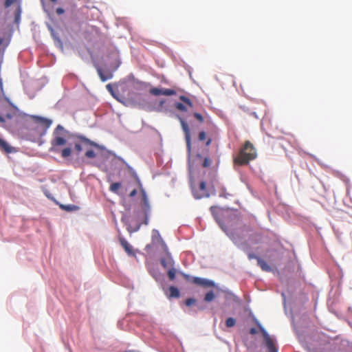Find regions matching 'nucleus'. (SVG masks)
Segmentation results:
<instances>
[{
	"label": "nucleus",
	"mask_w": 352,
	"mask_h": 352,
	"mask_svg": "<svg viewBox=\"0 0 352 352\" xmlns=\"http://www.w3.org/2000/svg\"><path fill=\"white\" fill-rule=\"evenodd\" d=\"M256 157V151L252 144L246 141L240 149L237 155L234 158V164L243 166L248 164L250 161Z\"/></svg>",
	"instance_id": "nucleus-1"
},
{
	"label": "nucleus",
	"mask_w": 352,
	"mask_h": 352,
	"mask_svg": "<svg viewBox=\"0 0 352 352\" xmlns=\"http://www.w3.org/2000/svg\"><path fill=\"white\" fill-rule=\"evenodd\" d=\"M65 130L61 125H58L54 131V138L51 142L52 148H50L51 151H56L55 147L63 146L66 143V140L65 138L64 133H65Z\"/></svg>",
	"instance_id": "nucleus-2"
},
{
	"label": "nucleus",
	"mask_w": 352,
	"mask_h": 352,
	"mask_svg": "<svg viewBox=\"0 0 352 352\" xmlns=\"http://www.w3.org/2000/svg\"><path fill=\"white\" fill-rule=\"evenodd\" d=\"M154 248H158L162 252H166L168 249L159 232L156 230H153L151 243L146 246V250H148Z\"/></svg>",
	"instance_id": "nucleus-3"
},
{
	"label": "nucleus",
	"mask_w": 352,
	"mask_h": 352,
	"mask_svg": "<svg viewBox=\"0 0 352 352\" xmlns=\"http://www.w3.org/2000/svg\"><path fill=\"white\" fill-rule=\"evenodd\" d=\"M16 115V108L9 102L0 104V122L4 123L6 120L12 119Z\"/></svg>",
	"instance_id": "nucleus-4"
},
{
	"label": "nucleus",
	"mask_w": 352,
	"mask_h": 352,
	"mask_svg": "<svg viewBox=\"0 0 352 352\" xmlns=\"http://www.w3.org/2000/svg\"><path fill=\"white\" fill-rule=\"evenodd\" d=\"M256 324L258 327L260 331L262 333L263 336L264 338L265 345L267 349V352H278V348L276 346L275 343L272 338L270 336L267 332L265 330V329L261 325V324L256 321Z\"/></svg>",
	"instance_id": "nucleus-5"
},
{
	"label": "nucleus",
	"mask_w": 352,
	"mask_h": 352,
	"mask_svg": "<svg viewBox=\"0 0 352 352\" xmlns=\"http://www.w3.org/2000/svg\"><path fill=\"white\" fill-rule=\"evenodd\" d=\"M182 276L186 280H188V281L190 280L194 284L201 286L203 287H215V283L212 280L203 278H199V277H193L191 278L189 275L184 274V273H182Z\"/></svg>",
	"instance_id": "nucleus-6"
},
{
	"label": "nucleus",
	"mask_w": 352,
	"mask_h": 352,
	"mask_svg": "<svg viewBox=\"0 0 352 352\" xmlns=\"http://www.w3.org/2000/svg\"><path fill=\"white\" fill-rule=\"evenodd\" d=\"M31 119L37 126L43 131V133L47 131L52 123V121L50 119L36 116H32Z\"/></svg>",
	"instance_id": "nucleus-7"
},
{
	"label": "nucleus",
	"mask_w": 352,
	"mask_h": 352,
	"mask_svg": "<svg viewBox=\"0 0 352 352\" xmlns=\"http://www.w3.org/2000/svg\"><path fill=\"white\" fill-rule=\"evenodd\" d=\"M192 193L196 199H201L204 197H208L210 194L206 188V184L205 182H200L197 188H192Z\"/></svg>",
	"instance_id": "nucleus-8"
},
{
	"label": "nucleus",
	"mask_w": 352,
	"mask_h": 352,
	"mask_svg": "<svg viewBox=\"0 0 352 352\" xmlns=\"http://www.w3.org/2000/svg\"><path fill=\"white\" fill-rule=\"evenodd\" d=\"M120 64L121 61L118 52H113L108 56L107 65L112 71L116 70Z\"/></svg>",
	"instance_id": "nucleus-9"
},
{
	"label": "nucleus",
	"mask_w": 352,
	"mask_h": 352,
	"mask_svg": "<svg viewBox=\"0 0 352 352\" xmlns=\"http://www.w3.org/2000/svg\"><path fill=\"white\" fill-rule=\"evenodd\" d=\"M78 138L80 140V142H75L74 147H75V149L78 153L82 151V145L86 147H88V146L98 147V145L96 142H94L83 136H78Z\"/></svg>",
	"instance_id": "nucleus-10"
},
{
	"label": "nucleus",
	"mask_w": 352,
	"mask_h": 352,
	"mask_svg": "<svg viewBox=\"0 0 352 352\" xmlns=\"http://www.w3.org/2000/svg\"><path fill=\"white\" fill-rule=\"evenodd\" d=\"M178 118L179 120L182 130L185 134V139H186V142L187 148H188V151L190 152V151H191V140H190V129H189L188 124L180 116H178Z\"/></svg>",
	"instance_id": "nucleus-11"
},
{
	"label": "nucleus",
	"mask_w": 352,
	"mask_h": 352,
	"mask_svg": "<svg viewBox=\"0 0 352 352\" xmlns=\"http://www.w3.org/2000/svg\"><path fill=\"white\" fill-rule=\"evenodd\" d=\"M179 99L184 102H177L175 103V107L177 109L181 111H186L188 109V107L192 108V103L191 100L188 98L187 97L184 96H181L179 97Z\"/></svg>",
	"instance_id": "nucleus-12"
},
{
	"label": "nucleus",
	"mask_w": 352,
	"mask_h": 352,
	"mask_svg": "<svg viewBox=\"0 0 352 352\" xmlns=\"http://www.w3.org/2000/svg\"><path fill=\"white\" fill-rule=\"evenodd\" d=\"M149 93L153 96H173L176 94V91L171 89H160L157 87H153L150 89Z\"/></svg>",
	"instance_id": "nucleus-13"
},
{
	"label": "nucleus",
	"mask_w": 352,
	"mask_h": 352,
	"mask_svg": "<svg viewBox=\"0 0 352 352\" xmlns=\"http://www.w3.org/2000/svg\"><path fill=\"white\" fill-rule=\"evenodd\" d=\"M165 255L161 258V264L164 268L173 267L174 261L170 256V254L167 250L166 252H164Z\"/></svg>",
	"instance_id": "nucleus-14"
},
{
	"label": "nucleus",
	"mask_w": 352,
	"mask_h": 352,
	"mask_svg": "<svg viewBox=\"0 0 352 352\" xmlns=\"http://www.w3.org/2000/svg\"><path fill=\"white\" fill-rule=\"evenodd\" d=\"M96 70H97L98 76H100V80L102 82H105L107 80L112 78V77H113L112 72H110V71L104 72L102 69V68L100 67L99 66H98L96 67Z\"/></svg>",
	"instance_id": "nucleus-15"
},
{
	"label": "nucleus",
	"mask_w": 352,
	"mask_h": 352,
	"mask_svg": "<svg viewBox=\"0 0 352 352\" xmlns=\"http://www.w3.org/2000/svg\"><path fill=\"white\" fill-rule=\"evenodd\" d=\"M0 150L6 153H11L16 151L14 147L11 146L6 141L1 138H0Z\"/></svg>",
	"instance_id": "nucleus-16"
},
{
	"label": "nucleus",
	"mask_w": 352,
	"mask_h": 352,
	"mask_svg": "<svg viewBox=\"0 0 352 352\" xmlns=\"http://www.w3.org/2000/svg\"><path fill=\"white\" fill-rule=\"evenodd\" d=\"M120 243L126 253L132 254V247L125 239L120 238Z\"/></svg>",
	"instance_id": "nucleus-17"
},
{
	"label": "nucleus",
	"mask_w": 352,
	"mask_h": 352,
	"mask_svg": "<svg viewBox=\"0 0 352 352\" xmlns=\"http://www.w3.org/2000/svg\"><path fill=\"white\" fill-rule=\"evenodd\" d=\"M138 185L140 186V189L141 191L142 201L146 207H148V197H147L146 193L145 190H144V188H142V184L138 179Z\"/></svg>",
	"instance_id": "nucleus-18"
},
{
	"label": "nucleus",
	"mask_w": 352,
	"mask_h": 352,
	"mask_svg": "<svg viewBox=\"0 0 352 352\" xmlns=\"http://www.w3.org/2000/svg\"><path fill=\"white\" fill-rule=\"evenodd\" d=\"M257 263H258V266L262 269V270L265 271V272L271 271L272 269H271L270 266L266 263V261H265L262 258H258Z\"/></svg>",
	"instance_id": "nucleus-19"
},
{
	"label": "nucleus",
	"mask_w": 352,
	"mask_h": 352,
	"mask_svg": "<svg viewBox=\"0 0 352 352\" xmlns=\"http://www.w3.org/2000/svg\"><path fill=\"white\" fill-rule=\"evenodd\" d=\"M168 291H169V294H168L169 298H179L180 296L179 289L174 286H170L168 289Z\"/></svg>",
	"instance_id": "nucleus-20"
},
{
	"label": "nucleus",
	"mask_w": 352,
	"mask_h": 352,
	"mask_svg": "<svg viewBox=\"0 0 352 352\" xmlns=\"http://www.w3.org/2000/svg\"><path fill=\"white\" fill-rule=\"evenodd\" d=\"M60 208L63 209L65 211H67V212L75 211V210H77L79 209L78 206H77L76 205H73V204H70V205L60 204Z\"/></svg>",
	"instance_id": "nucleus-21"
},
{
	"label": "nucleus",
	"mask_w": 352,
	"mask_h": 352,
	"mask_svg": "<svg viewBox=\"0 0 352 352\" xmlns=\"http://www.w3.org/2000/svg\"><path fill=\"white\" fill-rule=\"evenodd\" d=\"M215 298V294L212 291H210L206 294L204 296V301L209 302L212 301Z\"/></svg>",
	"instance_id": "nucleus-22"
},
{
	"label": "nucleus",
	"mask_w": 352,
	"mask_h": 352,
	"mask_svg": "<svg viewBox=\"0 0 352 352\" xmlns=\"http://www.w3.org/2000/svg\"><path fill=\"white\" fill-rule=\"evenodd\" d=\"M165 102H166L165 100H161L159 102V103L157 104V105L156 107H155V111H157L158 112H161V111L166 110V108L164 106Z\"/></svg>",
	"instance_id": "nucleus-23"
},
{
	"label": "nucleus",
	"mask_w": 352,
	"mask_h": 352,
	"mask_svg": "<svg viewBox=\"0 0 352 352\" xmlns=\"http://www.w3.org/2000/svg\"><path fill=\"white\" fill-rule=\"evenodd\" d=\"M121 187V184L119 183V182H115V183H113L111 184L110 186V190L115 192V193H118V190L120 189V188Z\"/></svg>",
	"instance_id": "nucleus-24"
},
{
	"label": "nucleus",
	"mask_w": 352,
	"mask_h": 352,
	"mask_svg": "<svg viewBox=\"0 0 352 352\" xmlns=\"http://www.w3.org/2000/svg\"><path fill=\"white\" fill-rule=\"evenodd\" d=\"M176 270L174 267L169 268L167 272V275L170 280H173L175 278Z\"/></svg>",
	"instance_id": "nucleus-25"
},
{
	"label": "nucleus",
	"mask_w": 352,
	"mask_h": 352,
	"mask_svg": "<svg viewBox=\"0 0 352 352\" xmlns=\"http://www.w3.org/2000/svg\"><path fill=\"white\" fill-rule=\"evenodd\" d=\"M71 153H72V149L70 148H69V147L65 148L61 151V156L65 158V157L70 156Z\"/></svg>",
	"instance_id": "nucleus-26"
},
{
	"label": "nucleus",
	"mask_w": 352,
	"mask_h": 352,
	"mask_svg": "<svg viewBox=\"0 0 352 352\" xmlns=\"http://www.w3.org/2000/svg\"><path fill=\"white\" fill-rule=\"evenodd\" d=\"M210 210L215 219L218 221L217 214L220 212V209L216 206H211Z\"/></svg>",
	"instance_id": "nucleus-27"
},
{
	"label": "nucleus",
	"mask_w": 352,
	"mask_h": 352,
	"mask_svg": "<svg viewBox=\"0 0 352 352\" xmlns=\"http://www.w3.org/2000/svg\"><path fill=\"white\" fill-rule=\"evenodd\" d=\"M236 324V320L233 318H228L226 320V325L227 327H232L235 325Z\"/></svg>",
	"instance_id": "nucleus-28"
},
{
	"label": "nucleus",
	"mask_w": 352,
	"mask_h": 352,
	"mask_svg": "<svg viewBox=\"0 0 352 352\" xmlns=\"http://www.w3.org/2000/svg\"><path fill=\"white\" fill-rule=\"evenodd\" d=\"M85 156L87 158H94L96 157V153L93 150H87L85 153Z\"/></svg>",
	"instance_id": "nucleus-29"
},
{
	"label": "nucleus",
	"mask_w": 352,
	"mask_h": 352,
	"mask_svg": "<svg viewBox=\"0 0 352 352\" xmlns=\"http://www.w3.org/2000/svg\"><path fill=\"white\" fill-rule=\"evenodd\" d=\"M195 302H196V300L195 298H188L186 300L185 305L188 307H190V306L194 305Z\"/></svg>",
	"instance_id": "nucleus-30"
},
{
	"label": "nucleus",
	"mask_w": 352,
	"mask_h": 352,
	"mask_svg": "<svg viewBox=\"0 0 352 352\" xmlns=\"http://www.w3.org/2000/svg\"><path fill=\"white\" fill-rule=\"evenodd\" d=\"M211 164V160L208 157H205L202 164V166L204 168H208L210 166Z\"/></svg>",
	"instance_id": "nucleus-31"
},
{
	"label": "nucleus",
	"mask_w": 352,
	"mask_h": 352,
	"mask_svg": "<svg viewBox=\"0 0 352 352\" xmlns=\"http://www.w3.org/2000/svg\"><path fill=\"white\" fill-rule=\"evenodd\" d=\"M20 15H21V8H18L16 14H15V22L19 23L20 20Z\"/></svg>",
	"instance_id": "nucleus-32"
},
{
	"label": "nucleus",
	"mask_w": 352,
	"mask_h": 352,
	"mask_svg": "<svg viewBox=\"0 0 352 352\" xmlns=\"http://www.w3.org/2000/svg\"><path fill=\"white\" fill-rule=\"evenodd\" d=\"M194 117L197 120H199L200 122H204V117L202 116L201 114L199 113H194Z\"/></svg>",
	"instance_id": "nucleus-33"
},
{
	"label": "nucleus",
	"mask_w": 352,
	"mask_h": 352,
	"mask_svg": "<svg viewBox=\"0 0 352 352\" xmlns=\"http://www.w3.org/2000/svg\"><path fill=\"white\" fill-rule=\"evenodd\" d=\"M198 138L200 141H204L206 139V133L204 131H201L199 133Z\"/></svg>",
	"instance_id": "nucleus-34"
},
{
	"label": "nucleus",
	"mask_w": 352,
	"mask_h": 352,
	"mask_svg": "<svg viewBox=\"0 0 352 352\" xmlns=\"http://www.w3.org/2000/svg\"><path fill=\"white\" fill-rule=\"evenodd\" d=\"M106 88L107 89L111 94V95L114 97V98H116V95L114 94V91H113V87L111 84H108L106 85Z\"/></svg>",
	"instance_id": "nucleus-35"
},
{
	"label": "nucleus",
	"mask_w": 352,
	"mask_h": 352,
	"mask_svg": "<svg viewBox=\"0 0 352 352\" xmlns=\"http://www.w3.org/2000/svg\"><path fill=\"white\" fill-rule=\"evenodd\" d=\"M16 0H6L4 3V6L6 8L10 7L12 4L14 3Z\"/></svg>",
	"instance_id": "nucleus-36"
},
{
	"label": "nucleus",
	"mask_w": 352,
	"mask_h": 352,
	"mask_svg": "<svg viewBox=\"0 0 352 352\" xmlns=\"http://www.w3.org/2000/svg\"><path fill=\"white\" fill-rule=\"evenodd\" d=\"M259 258L258 256H257L256 254H254V253H250L248 254V258L250 260L251 259H253V258H255L257 260V258Z\"/></svg>",
	"instance_id": "nucleus-37"
},
{
	"label": "nucleus",
	"mask_w": 352,
	"mask_h": 352,
	"mask_svg": "<svg viewBox=\"0 0 352 352\" xmlns=\"http://www.w3.org/2000/svg\"><path fill=\"white\" fill-rule=\"evenodd\" d=\"M65 12V10L64 9L61 8H58L56 9V13L58 14H62Z\"/></svg>",
	"instance_id": "nucleus-38"
},
{
	"label": "nucleus",
	"mask_w": 352,
	"mask_h": 352,
	"mask_svg": "<svg viewBox=\"0 0 352 352\" xmlns=\"http://www.w3.org/2000/svg\"><path fill=\"white\" fill-rule=\"evenodd\" d=\"M250 333L252 334V335H255L256 333H257V330L256 328H251L250 329Z\"/></svg>",
	"instance_id": "nucleus-39"
},
{
	"label": "nucleus",
	"mask_w": 352,
	"mask_h": 352,
	"mask_svg": "<svg viewBox=\"0 0 352 352\" xmlns=\"http://www.w3.org/2000/svg\"><path fill=\"white\" fill-rule=\"evenodd\" d=\"M137 194V190L135 189L133 190L130 194H129V197H134L135 195Z\"/></svg>",
	"instance_id": "nucleus-40"
},
{
	"label": "nucleus",
	"mask_w": 352,
	"mask_h": 352,
	"mask_svg": "<svg viewBox=\"0 0 352 352\" xmlns=\"http://www.w3.org/2000/svg\"><path fill=\"white\" fill-rule=\"evenodd\" d=\"M211 142H212V140H211L210 138H209V139L207 140V142H206V146H209V145L211 144Z\"/></svg>",
	"instance_id": "nucleus-41"
},
{
	"label": "nucleus",
	"mask_w": 352,
	"mask_h": 352,
	"mask_svg": "<svg viewBox=\"0 0 352 352\" xmlns=\"http://www.w3.org/2000/svg\"><path fill=\"white\" fill-rule=\"evenodd\" d=\"M3 38H0V45L3 43Z\"/></svg>",
	"instance_id": "nucleus-42"
},
{
	"label": "nucleus",
	"mask_w": 352,
	"mask_h": 352,
	"mask_svg": "<svg viewBox=\"0 0 352 352\" xmlns=\"http://www.w3.org/2000/svg\"><path fill=\"white\" fill-rule=\"evenodd\" d=\"M144 223H145V224H148V219H147V217H146V219H145Z\"/></svg>",
	"instance_id": "nucleus-43"
}]
</instances>
